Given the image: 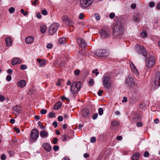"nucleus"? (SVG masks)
<instances>
[{
  "mask_svg": "<svg viewBox=\"0 0 160 160\" xmlns=\"http://www.w3.org/2000/svg\"><path fill=\"white\" fill-rule=\"evenodd\" d=\"M123 25L120 22L116 23L113 28V36L115 38H118L124 31Z\"/></svg>",
  "mask_w": 160,
  "mask_h": 160,
  "instance_id": "nucleus-1",
  "label": "nucleus"
},
{
  "mask_svg": "<svg viewBox=\"0 0 160 160\" xmlns=\"http://www.w3.org/2000/svg\"><path fill=\"white\" fill-rule=\"evenodd\" d=\"M81 86L82 84L80 82H74L70 87V91L73 94L76 93L80 90Z\"/></svg>",
  "mask_w": 160,
  "mask_h": 160,
  "instance_id": "nucleus-2",
  "label": "nucleus"
},
{
  "mask_svg": "<svg viewBox=\"0 0 160 160\" xmlns=\"http://www.w3.org/2000/svg\"><path fill=\"white\" fill-rule=\"evenodd\" d=\"M125 83L129 88H133L135 86V80L133 78L128 76L127 78Z\"/></svg>",
  "mask_w": 160,
  "mask_h": 160,
  "instance_id": "nucleus-3",
  "label": "nucleus"
},
{
  "mask_svg": "<svg viewBox=\"0 0 160 160\" xmlns=\"http://www.w3.org/2000/svg\"><path fill=\"white\" fill-rule=\"evenodd\" d=\"M39 132L37 129H33L31 133L30 141L34 142L36 141L39 137Z\"/></svg>",
  "mask_w": 160,
  "mask_h": 160,
  "instance_id": "nucleus-4",
  "label": "nucleus"
},
{
  "mask_svg": "<svg viewBox=\"0 0 160 160\" xmlns=\"http://www.w3.org/2000/svg\"><path fill=\"white\" fill-rule=\"evenodd\" d=\"M95 54L98 57H104L108 56L109 53L106 50L98 49L95 52Z\"/></svg>",
  "mask_w": 160,
  "mask_h": 160,
  "instance_id": "nucleus-5",
  "label": "nucleus"
},
{
  "mask_svg": "<svg viewBox=\"0 0 160 160\" xmlns=\"http://www.w3.org/2000/svg\"><path fill=\"white\" fill-rule=\"evenodd\" d=\"M59 27V25L58 23L54 22L52 23L50 27L49 30V34L51 35L53 34L56 32Z\"/></svg>",
  "mask_w": 160,
  "mask_h": 160,
  "instance_id": "nucleus-6",
  "label": "nucleus"
},
{
  "mask_svg": "<svg viewBox=\"0 0 160 160\" xmlns=\"http://www.w3.org/2000/svg\"><path fill=\"white\" fill-rule=\"evenodd\" d=\"M135 47L137 52L142 54L146 58L147 53L146 49L143 46L138 45L136 46Z\"/></svg>",
  "mask_w": 160,
  "mask_h": 160,
  "instance_id": "nucleus-7",
  "label": "nucleus"
},
{
  "mask_svg": "<svg viewBox=\"0 0 160 160\" xmlns=\"http://www.w3.org/2000/svg\"><path fill=\"white\" fill-rule=\"evenodd\" d=\"M103 85L105 88H108L110 87L111 84L110 77L105 75L102 79Z\"/></svg>",
  "mask_w": 160,
  "mask_h": 160,
  "instance_id": "nucleus-8",
  "label": "nucleus"
},
{
  "mask_svg": "<svg viewBox=\"0 0 160 160\" xmlns=\"http://www.w3.org/2000/svg\"><path fill=\"white\" fill-rule=\"evenodd\" d=\"M93 0H80V4L83 7L89 6L93 2Z\"/></svg>",
  "mask_w": 160,
  "mask_h": 160,
  "instance_id": "nucleus-9",
  "label": "nucleus"
},
{
  "mask_svg": "<svg viewBox=\"0 0 160 160\" xmlns=\"http://www.w3.org/2000/svg\"><path fill=\"white\" fill-rule=\"evenodd\" d=\"M154 83L156 86H160V72H156L154 77Z\"/></svg>",
  "mask_w": 160,
  "mask_h": 160,
  "instance_id": "nucleus-10",
  "label": "nucleus"
},
{
  "mask_svg": "<svg viewBox=\"0 0 160 160\" xmlns=\"http://www.w3.org/2000/svg\"><path fill=\"white\" fill-rule=\"evenodd\" d=\"M62 20L67 26H72V22L67 16H64L62 18Z\"/></svg>",
  "mask_w": 160,
  "mask_h": 160,
  "instance_id": "nucleus-11",
  "label": "nucleus"
},
{
  "mask_svg": "<svg viewBox=\"0 0 160 160\" xmlns=\"http://www.w3.org/2000/svg\"><path fill=\"white\" fill-rule=\"evenodd\" d=\"M155 63L154 57L153 56H150L149 57L148 60L147 64V67L150 68L152 67Z\"/></svg>",
  "mask_w": 160,
  "mask_h": 160,
  "instance_id": "nucleus-12",
  "label": "nucleus"
},
{
  "mask_svg": "<svg viewBox=\"0 0 160 160\" xmlns=\"http://www.w3.org/2000/svg\"><path fill=\"white\" fill-rule=\"evenodd\" d=\"M77 41L81 48H85L86 47L87 44L84 39L81 38H78L77 39Z\"/></svg>",
  "mask_w": 160,
  "mask_h": 160,
  "instance_id": "nucleus-13",
  "label": "nucleus"
},
{
  "mask_svg": "<svg viewBox=\"0 0 160 160\" xmlns=\"http://www.w3.org/2000/svg\"><path fill=\"white\" fill-rule=\"evenodd\" d=\"M109 34L108 30L105 28L102 29L100 32L101 37L103 39L107 38Z\"/></svg>",
  "mask_w": 160,
  "mask_h": 160,
  "instance_id": "nucleus-14",
  "label": "nucleus"
},
{
  "mask_svg": "<svg viewBox=\"0 0 160 160\" xmlns=\"http://www.w3.org/2000/svg\"><path fill=\"white\" fill-rule=\"evenodd\" d=\"M22 110V107L18 105H16L13 108V111L16 112L18 114L20 113Z\"/></svg>",
  "mask_w": 160,
  "mask_h": 160,
  "instance_id": "nucleus-15",
  "label": "nucleus"
},
{
  "mask_svg": "<svg viewBox=\"0 0 160 160\" xmlns=\"http://www.w3.org/2000/svg\"><path fill=\"white\" fill-rule=\"evenodd\" d=\"M89 110L87 108L83 109L82 112V115L84 117L87 118L89 113Z\"/></svg>",
  "mask_w": 160,
  "mask_h": 160,
  "instance_id": "nucleus-16",
  "label": "nucleus"
},
{
  "mask_svg": "<svg viewBox=\"0 0 160 160\" xmlns=\"http://www.w3.org/2000/svg\"><path fill=\"white\" fill-rule=\"evenodd\" d=\"M34 40V38L32 37H28L26 38L25 39L26 43L28 44L32 43L33 42Z\"/></svg>",
  "mask_w": 160,
  "mask_h": 160,
  "instance_id": "nucleus-17",
  "label": "nucleus"
},
{
  "mask_svg": "<svg viewBox=\"0 0 160 160\" xmlns=\"http://www.w3.org/2000/svg\"><path fill=\"white\" fill-rule=\"evenodd\" d=\"M43 148L48 152H49L51 149L50 145L48 143H44L43 144Z\"/></svg>",
  "mask_w": 160,
  "mask_h": 160,
  "instance_id": "nucleus-18",
  "label": "nucleus"
},
{
  "mask_svg": "<svg viewBox=\"0 0 160 160\" xmlns=\"http://www.w3.org/2000/svg\"><path fill=\"white\" fill-rule=\"evenodd\" d=\"M22 61L18 58H15L13 59L12 62V64L13 65H15L18 63H20Z\"/></svg>",
  "mask_w": 160,
  "mask_h": 160,
  "instance_id": "nucleus-19",
  "label": "nucleus"
},
{
  "mask_svg": "<svg viewBox=\"0 0 160 160\" xmlns=\"http://www.w3.org/2000/svg\"><path fill=\"white\" fill-rule=\"evenodd\" d=\"M18 85L20 88L24 87L26 85V82L24 80H21L17 83Z\"/></svg>",
  "mask_w": 160,
  "mask_h": 160,
  "instance_id": "nucleus-20",
  "label": "nucleus"
},
{
  "mask_svg": "<svg viewBox=\"0 0 160 160\" xmlns=\"http://www.w3.org/2000/svg\"><path fill=\"white\" fill-rule=\"evenodd\" d=\"M40 135L42 138H44L47 137L48 134L45 131L42 130L40 132Z\"/></svg>",
  "mask_w": 160,
  "mask_h": 160,
  "instance_id": "nucleus-21",
  "label": "nucleus"
},
{
  "mask_svg": "<svg viewBox=\"0 0 160 160\" xmlns=\"http://www.w3.org/2000/svg\"><path fill=\"white\" fill-rule=\"evenodd\" d=\"M133 19L136 22H138L139 21L140 15L138 13H135L133 15Z\"/></svg>",
  "mask_w": 160,
  "mask_h": 160,
  "instance_id": "nucleus-22",
  "label": "nucleus"
},
{
  "mask_svg": "<svg viewBox=\"0 0 160 160\" xmlns=\"http://www.w3.org/2000/svg\"><path fill=\"white\" fill-rule=\"evenodd\" d=\"M6 42V45L7 46H9L11 45L12 43L11 39L9 37H7L5 39Z\"/></svg>",
  "mask_w": 160,
  "mask_h": 160,
  "instance_id": "nucleus-23",
  "label": "nucleus"
},
{
  "mask_svg": "<svg viewBox=\"0 0 160 160\" xmlns=\"http://www.w3.org/2000/svg\"><path fill=\"white\" fill-rule=\"evenodd\" d=\"M139 157V154L137 152L135 153L132 156V160H137Z\"/></svg>",
  "mask_w": 160,
  "mask_h": 160,
  "instance_id": "nucleus-24",
  "label": "nucleus"
},
{
  "mask_svg": "<svg viewBox=\"0 0 160 160\" xmlns=\"http://www.w3.org/2000/svg\"><path fill=\"white\" fill-rule=\"evenodd\" d=\"M61 102H58L54 106V109L55 110H58L61 108Z\"/></svg>",
  "mask_w": 160,
  "mask_h": 160,
  "instance_id": "nucleus-25",
  "label": "nucleus"
},
{
  "mask_svg": "<svg viewBox=\"0 0 160 160\" xmlns=\"http://www.w3.org/2000/svg\"><path fill=\"white\" fill-rule=\"evenodd\" d=\"M47 28L46 26L42 25L41 26V31L42 33H44L46 30Z\"/></svg>",
  "mask_w": 160,
  "mask_h": 160,
  "instance_id": "nucleus-26",
  "label": "nucleus"
},
{
  "mask_svg": "<svg viewBox=\"0 0 160 160\" xmlns=\"http://www.w3.org/2000/svg\"><path fill=\"white\" fill-rule=\"evenodd\" d=\"M119 125V122L116 121H112L111 122V125L112 126H118Z\"/></svg>",
  "mask_w": 160,
  "mask_h": 160,
  "instance_id": "nucleus-27",
  "label": "nucleus"
},
{
  "mask_svg": "<svg viewBox=\"0 0 160 160\" xmlns=\"http://www.w3.org/2000/svg\"><path fill=\"white\" fill-rule=\"evenodd\" d=\"M62 137L63 139H62V141L64 142L66 141L70 138V137L67 135H64Z\"/></svg>",
  "mask_w": 160,
  "mask_h": 160,
  "instance_id": "nucleus-28",
  "label": "nucleus"
},
{
  "mask_svg": "<svg viewBox=\"0 0 160 160\" xmlns=\"http://www.w3.org/2000/svg\"><path fill=\"white\" fill-rule=\"evenodd\" d=\"M65 41V38H61L59 39V42L61 44L64 43Z\"/></svg>",
  "mask_w": 160,
  "mask_h": 160,
  "instance_id": "nucleus-29",
  "label": "nucleus"
},
{
  "mask_svg": "<svg viewBox=\"0 0 160 160\" xmlns=\"http://www.w3.org/2000/svg\"><path fill=\"white\" fill-rule=\"evenodd\" d=\"M141 37L142 38H145L146 37V36L147 35V33L146 32L144 31V32H141Z\"/></svg>",
  "mask_w": 160,
  "mask_h": 160,
  "instance_id": "nucleus-30",
  "label": "nucleus"
},
{
  "mask_svg": "<svg viewBox=\"0 0 160 160\" xmlns=\"http://www.w3.org/2000/svg\"><path fill=\"white\" fill-rule=\"evenodd\" d=\"M132 70L133 71L134 73L136 76H138L139 75V73L138 70L136 68H133Z\"/></svg>",
  "mask_w": 160,
  "mask_h": 160,
  "instance_id": "nucleus-31",
  "label": "nucleus"
},
{
  "mask_svg": "<svg viewBox=\"0 0 160 160\" xmlns=\"http://www.w3.org/2000/svg\"><path fill=\"white\" fill-rule=\"evenodd\" d=\"M103 109L102 108H100L98 109V114L101 116L103 114Z\"/></svg>",
  "mask_w": 160,
  "mask_h": 160,
  "instance_id": "nucleus-32",
  "label": "nucleus"
},
{
  "mask_svg": "<svg viewBox=\"0 0 160 160\" xmlns=\"http://www.w3.org/2000/svg\"><path fill=\"white\" fill-rule=\"evenodd\" d=\"M55 114L53 112H51L49 113L48 115V117L49 118H52L55 117Z\"/></svg>",
  "mask_w": 160,
  "mask_h": 160,
  "instance_id": "nucleus-33",
  "label": "nucleus"
},
{
  "mask_svg": "<svg viewBox=\"0 0 160 160\" xmlns=\"http://www.w3.org/2000/svg\"><path fill=\"white\" fill-rule=\"evenodd\" d=\"M88 84L89 86H92L94 84V80L92 79H90L88 82Z\"/></svg>",
  "mask_w": 160,
  "mask_h": 160,
  "instance_id": "nucleus-34",
  "label": "nucleus"
},
{
  "mask_svg": "<svg viewBox=\"0 0 160 160\" xmlns=\"http://www.w3.org/2000/svg\"><path fill=\"white\" fill-rule=\"evenodd\" d=\"M15 10V8L13 7H12L9 9V12L11 13H13Z\"/></svg>",
  "mask_w": 160,
  "mask_h": 160,
  "instance_id": "nucleus-35",
  "label": "nucleus"
},
{
  "mask_svg": "<svg viewBox=\"0 0 160 160\" xmlns=\"http://www.w3.org/2000/svg\"><path fill=\"white\" fill-rule=\"evenodd\" d=\"M155 6V3L154 2H150L149 4V6L151 8H152Z\"/></svg>",
  "mask_w": 160,
  "mask_h": 160,
  "instance_id": "nucleus-36",
  "label": "nucleus"
},
{
  "mask_svg": "<svg viewBox=\"0 0 160 160\" xmlns=\"http://www.w3.org/2000/svg\"><path fill=\"white\" fill-rule=\"evenodd\" d=\"M94 17L97 20H99L100 19V16H99L98 14V13H95L94 15Z\"/></svg>",
  "mask_w": 160,
  "mask_h": 160,
  "instance_id": "nucleus-37",
  "label": "nucleus"
},
{
  "mask_svg": "<svg viewBox=\"0 0 160 160\" xmlns=\"http://www.w3.org/2000/svg\"><path fill=\"white\" fill-rule=\"evenodd\" d=\"M27 67L26 65H21L20 67V69L21 70H23L27 69Z\"/></svg>",
  "mask_w": 160,
  "mask_h": 160,
  "instance_id": "nucleus-38",
  "label": "nucleus"
},
{
  "mask_svg": "<svg viewBox=\"0 0 160 160\" xmlns=\"http://www.w3.org/2000/svg\"><path fill=\"white\" fill-rule=\"evenodd\" d=\"M21 12L23 14L24 16H26L28 14V12L26 11H24L23 9H21Z\"/></svg>",
  "mask_w": 160,
  "mask_h": 160,
  "instance_id": "nucleus-39",
  "label": "nucleus"
},
{
  "mask_svg": "<svg viewBox=\"0 0 160 160\" xmlns=\"http://www.w3.org/2000/svg\"><path fill=\"white\" fill-rule=\"evenodd\" d=\"M92 72L93 73H95L96 76H97L99 74V72H98V69H96L95 70H93Z\"/></svg>",
  "mask_w": 160,
  "mask_h": 160,
  "instance_id": "nucleus-40",
  "label": "nucleus"
},
{
  "mask_svg": "<svg viewBox=\"0 0 160 160\" xmlns=\"http://www.w3.org/2000/svg\"><path fill=\"white\" fill-rule=\"evenodd\" d=\"M98 116V114L97 113H94L92 117V118L93 120H95L97 119Z\"/></svg>",
  "mask_w": 160,
  "mask_h": 160,
  "instance_id": "nucleus-41",
  "label": "nucleus"
},
{
  "mask_svg": "<svg viewBox=\"0 0 160 160\" xmlns=\"http://www.w3.org/2000/svg\"><path fill=\"white\" fill-rule=\"evenodd\" d=\"M115 16V14L113 12H112L110 13L109 14V16L110 18L112 19Z\"/></svg>",
  "mask_w": 160,
  "mask_h": 160,
  "instance_id": "nucleus-42",
  "label": "nucleus"
},
{
  "mask_svg": "<svg viewBox=\"0 0 160 160\" xmlns=\"http://www.w3.org/2000/svg\"><path fill=\"white\" fill-rule=\"evenodd\" d=\"M61 79H58V82L56 84V85L58 86H60L61 85Z\"/></svg>",
  "mask_w": 160,
  "mask_h": 160,
  "instance_id": "nucleus-43",
  "label": "nucleus"
},
{
  "mask_svg": "<svg viewBox=\"0 0 160 160\" xmlns=\"http://www.w3.org/2000/svg\"><path fill=\"white\" fill-rule=\"evenodd\" d=\"M47 112V111L46 110L44 109H42L40 111V113L42 114H45Z\"/></svg>",
  "mask_w": 160,
  "mask_h": 160,
  "instance_id": "nucleus-44",
  "label": "nucleus"
},
{
  "mask_svg": "<svg viewBox=\"0 0 160 160\" xmlns=\"http://www.w3.org/2000/svg\"><path fill=\"white\" fill-rule=\"evenodd\" d=\"M130 65L132 69H133V68H136V67L132 62H131L130 63Z\"/></svg>",
  "mask_w": 160,
  "mask_h": 160,
  "instance_id": "nucleus-45",
  "label": "nucleus"
},
{
  "mask_svg": "<svg viewBox=\"0 0 160 160\" xmlns=\"http://www.w3.org/2000/svg\"><path fill=\"white\" fill-rule=\"evenodd\" d=\"M46 47L48 49H51L52 47V44L51 43H48L46 46Z\"/></svg>",
  "mask_w": 160,
  "mask_h": 160,
  "instance_id": "nucleus-46",
  "label": "nucleus"
},
{
  "mask_svg": "<svg viewBox=\"0 0 160 160\" xmlns=\"http://www.w3.org/2000/svg\"><path fill=\"white\" fill-rule=\"evenodd\" d=\"M149 153L148 151H145L144 153V156L145 157H148L149 156Z\"/></svg>",
  "mask_w": 160,
  "mask_h": 160,
  "instance_id": "nucleus-47",
  "label": "nucleus"
},
{
  "mask_svg": "<svg viewBox=\"0 0 160 160\" xmlns=\"http://www.w3.org/2000/svg\"><path fill=\"white\" fill-rule=\"evenodd\" d=\"M42 13L44 15H46L47 14V12L45 9H44L42 11Z\"/></svg>",
  "mask_w": 160,
  "mask_h": 160,
  "instance_id": "nucleus-48",
  "label": "nucleus"
},
{
  "mask_svg": "<svg viewBox=\"0 0 160 160\" xmlns=\"http://www.w3.org/2000/svg\"><path fill=\"white\" fill-rule=\"evenodd\" d=\"M96 141V138L95 137H92L90 139V142L92 143Z\"/></svg>",
  "mask_w": 160,
  "mask_h": 160,
  "instance_id": "nucleus-49",
  "label": "nucleus"
},
{
  "mask_svg": "<svg viewBox=\"0 0 160 160\" xmlns=\"http://www.w3.org/2000/svg\"><path fill=\"white\" fill-rule=\"evenodd\" d=\"M11 79V76L10 75H8L6 77V80L8 81H10Z\"/></svg>",
  "mask_w": 160,
  "mask_h": 160,
  "instance_id": "nucleus-50",
  "label": "nucleus"
},
{
  "mask_svg": "<svg viewBox=\"0 0 160 160\" xmlns=\"http://www.w3.org/2000/svg\"><path fill=\"white\" fill-rule=\"evenodd\" d=\"M58 119L59 121H62L63 120V118L61 116H59L58 117Z\"/></svg>",
  "mask_w": 160,
  "mask_h": 160,
  "instance_id": "nucleus-51",
  "label": "nucleus"
},
{
  "mask_svg": "<svg viewBox=\"0 0 160 160\" xmlns=\"http://www.w3.org/2000/svg\"><path fill=\"white\" fill-rule=\"evenodd\" d=\"M1 159L2 160H5L6 158V155L4 154H3L1 155Z\"/></svg>",
  "mask_w": 160,
  "mask_h": 160,
  "instance_id": "nucleus-52",
  "label": "nucleus"
},
{
  "mask_svg": "<svg viewBox=\"0 0 160 160\" xmlns=\"http://www.w3.org/2000/svg\"><path fill=\"white\" fill-rule=\"evenodd\" d=\"M53 149L55 151H57L59 149V147L58 146H54L53 147Z\"/></svg>",
  "mask_w": 160,
  "mask_h": 160,
  "instance_id": "nucleus-53",
  "label": "nucleus"
},
{
  "mask_svg": "<svg viewBox=\"0 0 160 160\" xmlns=\"http://www.w3.org/2000/svg\"><path fill=\"white\" fill-rule=\"evenodd\" d=\"M136 117H134L135 119H139L140 118V115L138 113H136Z\"/></svg>",
  "mask_w": 160,
  "mask_h": 160,
  "instance_id": "nucleus-54",
  "label": "nucleus"
},
{
  "mask_svg": "<svg viewBox=\"0 0 160 160\" xmlns=\"http://www.w3.org/2000/svg\"><path fill=\"white\" fill-rule=\"evenodd\" d=\"M80 72V70H77L74 71V74L76 75H78Z\"/></svg>",
  "mask_w": 160,
  "mask_h": 160,
  "instance_id": "nucleus-55",
  "label": "nucleus"
},
{
  "mask_svg": "<svg viewBox=\"0 0 160 160\" xmlns=\"http://www.w3.org/2000/svg\"><path fill=\"white\" fill-rule=\"evenodd\" d=\"M14 130L18 133L19 132H20V130L19 129L17 128L16 127H15L14 128Z\"/></svg>",
  "mask_w": 160,
  "mask_h": 160,
  "instance_id": "nucleus-56",
  "label": "nucleus"
},
{
  "mask_svg": "<svg viewBox=\"0 0 160 160\" xmlns=\"http://www.w3.org/2000/svg\"><path fill=\"white\" fill-rule=\"evenodd\" d=\"M45 64V62L44 61H42L39 63V65L40 67H42Z\"/></svg>",
  "mask_w": 160,
  "mask_h": 160,
  "instance_id": "nucleus-57",
  "label": "nucleus"
},
{
  "mask_svg": "<svg viewBox=\"0 0 160 160\" xmlns=\"http://www.w3.org/2000/svg\"><path fill=\"white\" fill-rule=\"evenodd\" d=\"M103 92V91L102 90H99L98 93V95L99 96H101L102 95V93Z\"/></svg>",
  "mask_w": 160,
  "mask_h": 160,
  "instance_id": "nucleus-58",
  "label": "nucleus"
},
{
  "mask_svg": "<svg viewBox=\"0 0 160 160\" xmlns=\"http://www.w3.org/2000/svg\"><path fill=\"white\" fill-rule=\"evenodd\" d=\"M58 142V139L56 138H54V140L53 141V143L54 144H56Z\"/></svg>",
  "mask_w": 160,
  "mask_h": 160,
  "instance_id": "nucleus-59",
  "label": "nucleus"
},
{
  "mask_svg": "<svg viewBox=\"0 0 160 160\" xmlns=\"http://www.w3.org/2000/svg\"><path fill=\"white\" fill-rule=\"evenodd\" d=\"M139 107L140 108L143 109L145 108V106L144 104H141Z\"/></svg>",
  "mask_w": 160,
  "mask_h": 160,
  "instance_id": "nucleus-60",
  "label": "nucleus"
},
{
  "mask_svg": "<svg viewBox=\"0 0 160 160\" xmlns=\"http://www.w3.org/2000/svg\"><path fill=\"white\" fill-rule=\"evenodd\" d=\"M52 125H53L55 128L57 127V123L56 121H54L52 123Z\"/></svg>",
  "mask_w": 160,
  "mask_h": 160,
  "instance_id": "nucleus-61",
  "label": "nucleus"
},
{
  "mask_svg": "<svg viewBox=\"0 0 160 160\" xmlns=\"http://www.w3.org/2000/svg\"><path fill=\"white\" fill-rule=\"evenodd\" d=\"M79 18L80 19H82L83 18V16L82 13H81L79 15Z\"/></svg>",
  "mask_w": 160,
  "mask_h": 160,
  "instance_id": "nucleus-62",
  "label": "nucleus"
},
{
  "mask_svg": "<svg viewBox=\"0 0 160 160\" xmlns=\"http://www.w3.org/2000/svg\"><path fill=\"white\" fill-rule=\"evenodd\" d=\"M142 122H138L137 123V125L138 127L142 126Z\"/></svg>",
  "mask_w": 160,
  "mask_h": 160,
  "instance_id": "nucleus-63",
  "label": "nucleus"
},
{
  "mask_svg": "<svg viewBox=\"0 0 160 160\" xmlns=\"http://www.w3.org/2000/svg\"><path fill=\"white\" fill-rule=\"evenodd\" d=\"M127 101V98L126 97H124L123 98V100H122V102H125Z\"/></svg>",
  "mask_w": 160,
  "mask_h": 160,
  "instance_id": "nucleus-64",
  "label": "nucleus"
}]
</instances>
